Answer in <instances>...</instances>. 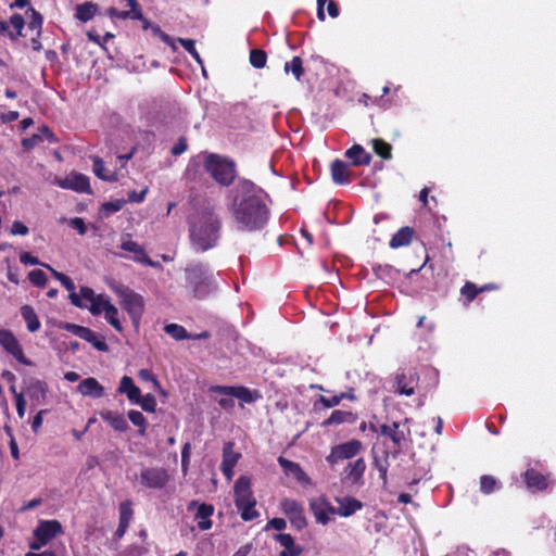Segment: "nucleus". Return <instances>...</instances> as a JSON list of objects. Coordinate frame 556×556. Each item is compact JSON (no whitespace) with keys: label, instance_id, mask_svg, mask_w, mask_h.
<instances>
[{"label":"nucleus","instance_id":"6ab92c4d","mask_svg":"<svg viewBox=\"0 0 556 556\" xmlns=\"http://www.w3.org/2000/svg\"><path fill=\"white\" fill-rule=\"evenodd\" d=\"M309 508L316 521L324 526L329 523V515H336V507H333L325 497L311 500Z\"/></svg>","mask_w":556,"mask_h":556},{"label":"nucleus","instance_id":"e2e57ef3","mask_svg":"<svg viewBox=\"0 0 556 556\" xmlns=\"http://www.w3.org/2000/svg\"><path fill=\"white\" fill-rule=\"evenodd\" d=\"M320 403L327 407V408H331V407H334L337 405H339L342 401V396L340 394H337V395H333V396H320L319 399Z\"/></svg>","mask_w":556,"mask_h":556},{"label":"nucleus","instance_id":"7ed1b4c3","mask_svg":"<svg viewBox=\"0 0 556 556\" xmlns=\"http://www.w3.org/2000/svg\"><path fill=\"white\" fill-rule=\"evenodd\" d=\"M204 168L220 186L229 187L237 178V165L232 159L215 153L205 155Z\"/></svg>","mask_w":556,"mask_h":556},{"label":"nucleus","instance_id":"09e8293b","mask_svg":"<svg viewBox=\"0 0 556 556\" xmlns=\"http://www.w3.org/2000/svg\"><path fill=\"white\" fill-rule=\"evenodd\" d=\"M178 42L193 58V60L203 67V60L195 49V41L189 38H178Z\"/></svg>","mask_w":556,"mask_h":556},{"label":"nucleus","instance_id":"72a5a7b5","mask_svg":"<svg viewBox=\"0 0 556 556\" xmlns=\"http://www.w3.org/2000/svg\"><path fill=\"white\" fill-rule=\"evenodd\" d=\"M92 163L93 173L98 178L110 182H115L118 180L116 172L106 169L104 162L101 157L94 156L92 159Z\"/></svg>","mask_w":556,"mask_h":556},{"label":"nucleus","instance_id":"c9c22d12","mask_svg":"<svg viewBox=\"0 0 556 556\" xmlns=\"http://www.w3.org/2000/svg\"><path fill=\"white\" fill-rule=\"evenodd\" d=\"M21 315L26 323L29 332H36L40 328V321L33 306L25 304L21 307Z\"/></svg>","mask_w":556,"mask_h":556},{"label":"nucleus","instance_id":"37998d69","mask_svg":"<svg viewBox=\"0 0 556 556\" xmlns=\"http://www.w3.org/2000/svg\"><path fill=\"white\" fill-rule=\"evenodd\" d=\"M10 25L16 30L15 33L13 31H7L8 33V36L11 40H16L20 36H22V30L25 26V20L24 17L18 14V13H15L13 14L11 17H10Z\"/></svg>","mask_w":556,"mask_h":556},{"label":"nucleus","instance_id":"aec40b11","mask_svg":"<svg viewBox=\"0 0 556 556\" xmlns=\"http://www.w3.org/2000/svg\"><path fill=\"white\" fill-rule=\"evenodd\" d=\"M127 239H123L121 249L134 253V261L150 267H157L160 264L152 261L146 253L144 249L136 241L130 239V235H126Z\"/></svg>","mask_w":556,"mask_h":556},{"label":"nucleus","instance_id":"de8ad7c7","mask_svg":"<svg viewBox=\"0 0 556 556\" xmlns=\"http://www.w3.org/2000/svg\"><path fill=\"white\" fill-rule=\"evenodd\" d=\"M500 483L493 476L483 475L480 478V491L483 494H491L495 490L500 489Z\"/></svg>","mask_w":556,"mask_h":556},{"label":"nucleus","instance_id":"393cba45","mask_svg":"<svg viewBox=\"0 0 556 556\" xmlns=\"http://www.w3.org/2000/svg\"><path fill=\"white\" fill-rule=\"evenodd\" d=\"M33 405H42L46 403L48 386L45 381L33 380L26 390Z\"/></svg>","mask_w":556,"mask_h":556},{"label":"nucleus","instance_id":"1a4fd4ad","mask_svg":"<svg viewBox=\"0 0 556 556\" xmlns=\"http://www.w3.org/2000/svg\"><path fill=\"white\" fill-rule=\"evenodd\" d=\"M121 305L130 316L131 323L136 329L139 328L141 317L144 312L143 298L134 292L132 290L126 289L121 292Z\"/></svg>","mask_w":556,"mask_h":556},{"label":"nucleus","instance_id":"ea45409f","mask_svg":"<svg viewBox=\"0 0 556 556\" xmlns=\"http://www.w3.org/2000/svg\"><path fill=\"white\" fill-rule=\"evenodd\" d=\"M389 452H384L383 457L374 458V467L378 470L379 477L382 480L383 485L388 482V469H389Z\"/></svg>","mask_w":556,"mask_h":556},{"label":"nucleus","instance_id":"0e129e2a","mask_svg":"<svg viewBox=\"0 0 556 556\" xmlns=\"http://www.w3.org/2000/svg\"><path fill=\"white\" fill-rule=\"evenodd\" d=\"M48 409H41L37 413V415L33 418V421H31V430L37 433L41 426H42V420H43V416L46 414H48Z\"/></svg>","mask_w":556,"mask_h":556},{"label":"nucleus","instance_id":"864d4df0","mask_svg":"<svg viewBox=\"0 0 556 556\" xmlns=\"http://www.w3.org/2000/svg\"><path fill=\"white\" fill-rule=\"evenodd\" d=\"M104 303H110V301L104 295L98 294L89 306L90 313L94 316L102 314L104 312Z\"/></svg>","mask_w":556,"mask_h":556},{"label":"nucleus","instance_id":"7c9ffc66","mask_svg":"<svg viewBox=\"0 0 556 556\" xmlns=\"http://www.w3.org/2000/svg\"><path fill=\"white\" fill-rule=\"evenodd\" d=\"M100 417L110 424V426L118 432H125L128 429V424L125 417L117 413L110 409H104L100 412Z\"/></svg>","mask_w":556,"mask_h":556},{"label":"nucleus","instance_id":"8fccbe9b","mask_svg":"<svg viewBox=\"0 0 556 556\" xmlns=\"http://www.w3.org/2000/svg\"><path fill=\"white\" fill-rule=\"evenodd\" d=\"M128 418L132 425L139 428V433L143 435L148 427L147 419L143 414L139 410L131 409L128 413Z\"/></svg>","mask_w":556,"mask_h":556},{"label":"nucleus","instance_id":"052dcab7","mask_svg":"<svg viewBox=\"0 0 556 556\" xmlns=\"http://www.w3.org/2000/svg\"><path fill=\"white\" fill-rule=\"evenodd\" d=\"M138 377L140 380L146 382H153L156 388H160L159 380L154 377L153 372L150 369L143 368L138 371Z\"/></svg>","mask_w":556,"mask_h":556},{"label":"nucleus","instance_id":"bf43d9fd","mask_svg":"<svg viewBox=\"0 0 556 556\" xmlns=\"http://www.w3.org/2000/svg\"><path fill=\"white\" fill-rule=\"evenodd\" d=\"M28 232V227L21 220H14L10 229L12 236H26Z\"/></svg>","mask_w":556,"mask_h":556},{"label":"nucleus","instance_id":"58836bf2","mask_svg":"<svg viewBox=\"0 0 556 556\" xmlns=\"http://www.w3.org/2000/svg\"><path fill=\"white\" fill-rule=\"evenodd\" d=\"M374 152L383 160L392 157V146L383 139L376 138L371 140Z\"/></svg>","mask_w":556,"mask_h":556},{"label":"nucleus","instance_id":"473e14b6","mask_svg":"<svg viewBox=\"0 0 556 556\" xmlns=\"http://www.w3.org/2000/svg\"><path fill=\"white\" fill-rule=\"evenodd\" d=\"M213 505L206 503H202L199 505L195 518L200 519V521L198 522V527L200 530L205 531L212 528V521L210 517L213 515Z\"/></svg>","mask_w":556,"mask_h":556},{"label":"nucleus","instance_id":"9b49d317","mask_svg":"<svg viewBox=\"0 0 556 556\" xmlns=\"http://www.w3.org/2000/svg\"><path fill=\"white\" fill-rule=\"evenodd\" d=\"M170 480V475L163 467H146L140 471V484L147 489H164Z\"/></svg>","mask_w":556,"mask_h":556},{"label":"nucleus","instance_id":"4c0bfd02","mask_svg":"<svg viewBox=\"0 0 556 556\" xmlns=\"http://www.w3.org/2000/svg\"><path fill=\"white\" fill-rule=\"evenodd\" d=\"M104 318L117 331H123V326L118 319V309L110 302L104 303Z\"/></svg>","mask_w":556,"mask_h":556},{"label":"nucleus","instance_id":"a878e982","mask_svg":"<svg viewBox=\"0 0 556 556\" xmlns=\"http://www.w3.org/2000/svg\"><path fill=\"white\" fill-rule=\"evenodd\" d=\"M77 389L84 396L100 399L104 395V388L92 377L81 380Z\"/></svg>","mask_w":556,"mask_h":556},{"label":"nucleus","instance_id":"603ef678","mask_svg":"<svg viewBox=\"0 0 556 556\" xmlns=\"http://www.w3.org/2000/svg\"><path fill=\"white\" fill-rule=\"evenodd\" d=\"M29 281L36 287H45L47 285L48 278L43 270L34 269L28 274Z\"/></svg>","mask_w":556,"mask_h":556},{"label":"nucleus","instance_id":"c85d7f7f","mask_svg":"<svg viewBox=\"0 0 556 556\" xmlns=\"http://www.w3.org/2000/svg\"><path fill=\"white\" fill-rule=\"evenodd\" d=\"M134 510L131 507V503L129 501L123 502L119 504V522L118 527L115 531L116 538L124 536L127 528L129 527V522L131 520Z\"/></svg>","mask_w":556,"mask_h":556},{"label":"nucleus","instance_id":"13d9d810","mask_svg":"<svg viewBox=\"0 0 556 556\" xmlns=\"http://www.w3.org/2000/svg\"><path fill=\"white\" fill-rule=\"evenodd\" d=\"M191 444L186 442L181 448V470L184 473L187 472L190 462Z\"/></svg>","mask_w":556,"mask_h":556},{"label":"nucleus","instance_id":"20e7f679","mask_svg":"<svg viewBox=\"0 0 556 556\" xmlns=\"http://www.w3.org/2000/svg\"><path fill=\"white\" fill-rule=\"evenodd\" d=\"M235 505L240 511V516L244 521H252L256 519L260 514L255 509L256 500L253 495L251 488V479L247 476H241L233 486Z\"/></svg>","mask_w":556,"mask_h":556},{"label":"nucleus","instance_id":"c03bdc74","mask_svg":"<svg viewBox=\"0 0 556 556\" xmlns=\"http://www.w3.org/2000/svg\"><path fill=\"white\" fill-rule=\"evenodd\" d=\"M249 61L254 68H264L267 62V53L262 49H252L250 51Z\"/></svg>","mask_w":556,"mask_h":556},{"label":"nucleus","instance_id":"6e6552de","mask_svg":"<svg viewBox=\"0 0 556 556\" xmlns=\"http://www.w3.org/2000/svg\"><path fill=\"white\" fill-rule=\"evenodd\" d=\"M367 465L364 457H358L352 462H348L343 470L340 472V481L344 486L361 488L365 484V471Z\"/></svg>","mask_w":556,"mask_h":556},{"label":"nucleus","instance_id":"79ce46f5","mask_svg":"<svg viewBox=\"0 0 556 556\" xmlns=\"http://www.w3.org/2000/svg\"><path fill=\"white\" fill-rule=\"evenodd\" d=\"M60 282L67 291L71 292L70 293L71 303L76 307H80V308L84 307L85 305L83 304L79 295L75 292L76 286H75L74 281L72 280V278L65 275V277L63 279H61Z\"/></svg>","mask_w":556,"mask_h":556},{"label":"nucleus","instance_id":"5701e85b","mask_svg":"<svg viewBox=\"0 0 556 556\" xmlns=\"http://www.w3.org/2000/svg\"><path fill=\"white\" fill-rule=\"evenodd\" d=\"M523 477L525 483L531 492L544 491L548 488V476L543 475L534 468L527 469Z\"/></svg>","mask_w":556,"mask_h":556},{"label":"nucleus","instance_id":"4d7b16f0","mask_svg":"<svg viewBox=\"0 0 556 556\" xmlns=\"http://www.w3.org/2000/svg\"><path fill=\"white\" fill-rule=\"evenodd\" d=\"M31 11V20L28 23V27L30 29H36L37 35H40L41 25H42V16L39 12H37L34 8H30Z\"/></svg>","mask_w":556,"mask_h":556},{"label":"nucleus","instance_id":"f257e3e1","mask_svg":"<svg viewBox=\"0 0 556 556\" xmlns=\"http://www.w3.org/2000/svg\"><path fill=\"white\" fill-rule=\"evenodd\" d=\"M267 197V193L252 180L237 179L227 194V210L238 231L258 232L266 227L270 216Z\"/></svg>","mask_w":556,"mask_h":556},{"label":"nucleus","instance_id":"39448f33","mask_svg":"<svg viewBox=\"0 0 556 556\" xmlns=\"http://www.w3.org/2000/svg\"><path fill=\"white\" fill-rule=\"evenodd\" d=\"M187 286L197 299H205L214 289V277L203 264H191L185 269Z\"/></svg>","mask_w":556,"mask_h":556},{"label":"nucleus","instance_id":"49530a36","mask_svg":"<svg viewBox=\"0 0 556 556\" xmlns=\"http://www.w3.org/2000/svg\"><path fill=\"white\" fill-rule=\"evenodd\" d=\"M164 330L167 334L177 341L190 338V333L186 330V328L178 324H168L164 327Z\"/></svg>","mask_w":556,"mask_h":556},{"label":"nucleus","instance_id":"f704fd0d","mask_svg":"<svg viewBox=\"0 0 556 556\" xmlns=\"http://www.w3.org/2000/svg\"><path fill=\"white\" fill-rule=\"evenodd\" d=\"M356 420V415L352 412L336 409L331 413V415L323 421L324 427H330L333 425H340L343 422H354Z\"/></svg>","mask_w":556,"mask_h":556},{"label":"nucleus","instance_id":"bb28decb","mask_svg":"<svg viewBox=\"0 0 556 556\" xmlns=\"http://www.w3.org/2000/svg\"><path fill=\"white\" fill-rule=\"evenodd\" d=\"M345 156L351 160L354 166H367L371 162V154L366 152L361 144H353L345 151Z\"/></svg>","mask_w":556,"mask_h":556},{"label":"nucleus","instance_id":"6e6d98bb","mask_svg":"<svg viewBox=\"0 0 556 556\" xmlns=\"http://www.w3.org/2000/svg\"><path fill=\"white\" fill-rule=\"evenodd\" d=\"M125 203L126 201L124 199L109 201L102 204V210L109 214L115 213L121 211L124 207Z\"/></svg>","mask_w":556,"mask_h":556},{"label":"nucleus","instance_id":"f3484780","mask_svg":"<svg viewBox=\"0 0 556 556\" xmlns=\"http://www.w3.org/2000/svg\"><path fill=\"white\" fill-rule=\"evenodd\" d=\"M56 185L62 189H70L79 193H92L89 177L79 173H71L65 178L58 179Z\"/></svg>","mask_w":556,"mask_h":556},{"label":"nucleus","instance_id":"9d476101","mask_svg":"<svg viewBox=\"0 0 556 556\" xmlns=\"http://www.w3.org/2000/svg\"><path fill=\"white\" fill-rule=\"evenodd\" d=\"M34 536L36 541L29 543V548L37 551L42 546L47 545L49 541L62 533V525L60 521L42 520L34 530Z\"/></svg>","mask_w":556,"mask_h":556},{"label":"nucleus","instance_id":"3c124183","mask_svg":"<svg viewBox=\"0 0 556 556\" xmlns=\"http://www.w3.org/2000/svg\"><path fill=\"white\" fill-rule=\"evenodd\" d=\"M135 404L140 405L141 408L148 413H154L156 409V400L151 393H148L144 396L140 395V400Z\"/></svg>","mask_w":556,"mask_h":556},{"label":"nucleus","instance_id":"a211bd4d","mask_svg":"<svg viewBox=\"0 0 556 556\" xmlns=\"http://www.w3.org/2000/svg\"><path fill=\"white\" fill-rule=\"evenodd\" d=\"M233 442H226L223 447V460L220 470L227 480H231L233 477V468L241 458V454L233 450Z\"/></svg>","mask_w":556,"mask_h":556},{"label":"nucleus","instance_id":"c756f323","mask_svg":"<svg viewBox=\"0 0 556 556\" xmlns=\"http://www.w3.org/2000/svg\"><path fill=\"white\" fill-rule=\"evenodd\" d=\"M415 230L409 226L400 228L391 238L389 245L392 249H399L410 244Z\"/></svg>","mask_w":556,"mask_h":556},{"label":"nucleus","instance_id":"4468645a","mask_svg":"<svg viewBox=\"0 0 556 556\" xmlns=\"http://www.w3.org/2000/svg\"><path fill=\"white\" fill-rule=\"evenodd\" d=\"M210 392L213 394L232 396L243 403H252L260 397L257 391H251L243 386H212Z\"/></svg>","mask_w":556,"mask_h":556},{"label":"nucleus","instance_id":"b1692460","mask_svg":"<svg viewBox=\"0 0 556 556\" xmlns=\"http://www.w3.org/2000/svg\"><path fill=\"white\" fill-rule=\"evenodd\" d=\"M274 540L283 547L279 556H300L304 551L302 546L294 543V539L289 533H277Z\"/></svg>","mask_w":556,"mask_h":556},{"label":"nucleus","instance_id":"2f4dec72","mask_svg":"<svg viewBox=\"0 0 556 556\" xmlns=\"http://www.w3.org/2000/svg\"><path fill=\"white\" fill-rule=\"evenodd\" d=\"M118 392L126 394L127 399L131 403L138 402L141 395L140 389L134 383V380L128 376H124L121 379Z\"/></svg>","mask_w":556,"mask_h":556},{"label":"nucleus","instance_id":"423d86ee","mask_svg":"<svg viewBox=\"0 0 556 556\" xmlns=\"http://www.w3.org/2000/svg\"><path fill=\"white\" fill-rule=\"evenodd\" d=\"M407 421L408 420L405 419L404 424L401 421H393L392 424H370L369 429L372 432L379 433L380 435L389 439L393 444V456H397L402 452L404 443L410 435L408 427H406V429L402 428L407 424Z\"/></svg>","mask_w":556,"mask_h":556},{"label":"nucleus","instance_id":"ddd939ff","mask_svg":"<svg viewBox=\"0 0 556 556\" xmlns=\"http://www.w3.org/2000/svg\"><path fill=\"white\" fill-rule=\"evenodd\" d=\"M280 509L289 519L291 526L298 531L307 527V520L304 514V507L301 503L293 498H282L280 501Z\"/></svg>","mask_w":556,"mask_h":556},{"label":"nucleus","instance_id":"e433bc0d","mask_svg":"<svg viewBox=\"0 0 556 556\" xmlns=\"http://www.w3.org/2000/svg\"><path fill=\"white\" fill-rule=\"evenodd\" d=\"M98 12V4L87 1L85 3L78 4L75 11V17L83 23H86L93 18V16Z\"/></svg>","mask_w":556,"mask_h":556},{"label":"nucleus","instance_id":"cd10ccee","mask_svg":"<svg viewBox=\"0 0 556 556\" xmlns=\"http://www.w3.org/2000/svg\"><path fill=\"white\" fill-rule=\"evenodd\" d=\"M337 502L339 507L336 508V515L342 517H350L363 508V503L355 497L337 498Z\"/></svg>","mask_w":556,"mask_h":556},{"label":"nucleus","instance_id":"0eeeda50","mask_svg":"<svg viewBox=\"0 0 556 556\" xmlns=\"http://www.w3.org/2000/svg\"><path fill=\"white\" fill-rule=\"evenodd\" d=\"M364 448L362 441L352 439L350 441L331 446L330 453L326 456V462L331 468L342 460L352 462Z\"/></svg>","mask_w":556,"mask_h":556},{"label":"nucleus","instance_id":"dca6fc26","mask_svg":"<svg viewBox=\"0 0 556 556\" xmlns=\"http://www.w3.org/2000/svg\"><path fill=\"white\" fill-rule=\"evenodd\" d=\"M419 383V376L414 370L397 371L394 377V391L401 395L410 396Z\"/></svg>","mask_w":556,"mask_h":556},{"label":"nucleus","instance_id":"a18cd8bd","mask_svg":"<svg viewBox=\"0 0 556 556\" xmlns=\"http://www.w3.org/2000/svg\"><path fill=\"white\" fill-rule=\"evenodd\" d=\"M479 293H481V290L471 281H466L460 288V295L464 298L465 304L471 303Z\"/></svg>","mask_w":556,"mask_h":556},{"label":"nucleus","instance_id":"412c9836","mask_svg":"<svg viewBox=\"0 0 556 556\" xmlns=\"http://www.w3.org/2000/svg\"><path fill=\"white\" fill-rule=\"evenodd\" d=\"M277 460L287 476H293L294 479L302 485H311L312 484V479L302 469L300 464L289 460V459L285 458L283 456H279Z\"/></svg>","mask_w":556,"mask_h":556},{"label":"nucleus","instance_id":"f8f14e48","mask_svg":"<svg viewBox=\"0 0 556 556\" xmlns=\"http://www.w3.org/2000/svg\"><path fill=\"white\" fill-rule=\"evenodd\" d=\"M63 329L73 333L74 336L80 338L81 340L90 343L97 351L108 352L109 345L106 344L105 337L102 334H98L93 330L88 327L66 323L63 326Z\"/></svg>","mask_w":556,"mask_h":556},{"label":"nucleus","instance_id":"69168bd1","mask_svg":"<svg viewBox=\"0 0 556 556\" xmlns=\"http://www.w3.org/2000/svg\"><path fill=\"white\" fill-rule=\"evenodd\" d=\"M40 134L42 135V141L47 140L50 143H56L59 139L53 134V131L46 125L38 128Z\"/></svg>","mask_w":556,"mask_h":556},{"label":"nucleus","instance_id":"338daca9","mask_svg":"<svg viewBox=\"0 0 556 556\" xmlns=\"http://www.w3.org/2000/svg\"><path fill=\"white\" fill-rule=\"evenodd\" d=\"M147 192H148L147 187L143 190H141L140 192L132 190L128 193L127 201L131 202V203H141L144 200Z\"/></svg>","mask_w":556,"mask_h":556},{"label":"nucleus","instance_id":"f03ea898","mask_svg":"<svg viewBox=\"0 0 556 556\" xmlns=\"http://www.w3.org/2000/svg\"><path fill=\"white\" fill-rule=\"evenodd\" d=\"M222 220L213 207H204L189 224L190 242L197 252H205L217 245Z\"/></svg>","mask_w":556,"mask_h":556},{"label":"nucleus","instance_id":"4be33fe9","mask_svg":"<svg viewBox=\"0 0 556 556\" xmlns=\"http://www.w3.org/2000/svg\"><path fill=\"white\" fill-rule=\"evenodd\" d=\"M331 179L336 185H348L353 179L350 165L342 160L336 159L330 165Z\"/></svg>","mask_w":556,"mask_h":556},{"label":"nucleus","instance_id":"680f3d73","mask_svg":"<svg viewBox=\"0 0 556 556\" xmlns=\"http://www.w3.org/2000/svg\"><path fill=\"white\" fill-rule=\"evenodd\" d=\"M70 226L84 236L87 232V226L81 217H74L70 220Z\"/></svg>","mask_w":556,"mask_h":556},{"label":"nucleus","instance_id":"a19ab883","mask_svg":"<svg viewBox=\"0 0 556 556\" xmlns=\"http://www.w3.org/2000/svg\"><path fill=\"white\" fill-rule=\"evenodd\" d=\"M283 70L287 74L291 73L298 80H300L304 74L302 59L300 56H293L290 62L285 63Z\"/></svg>","mask_w":556,"mask_h":556},{"label":"nucleus","instance_id":"774afa93","mask_svg":"<svg viewBox=\"0 0 556 556\" xmlns=\"http://www.w3.org/2000/svg\"><path fill=\"white\" fill-rule=\"evenodd\" d=\"M20 262L24 265H41L38 257L33 256L29 252H22L20 254Z\"/></svg>","mask_w":556,"mask_h":556},{"label":"nucleus","instance_id":"5fc2aeb1","mask_svg":"<svg viewBox=\"0 0 556 556\" xmlns=\"http://www.w3.org/2000/svg\"><path fill=\"white\" fill-rule=\"evenodd\" d=\"M41 142H42V135L38 130V132L34 134L29 138L22 139L21 143L25 151H30Z\"/></svg>","mask_w":556,"mask_h":556},{"label":"nucleus","instance_id":"2eb2a0df","mask_svg":"<svg viewBox=\"0 0 556 556\" xmlns=\"http://www.w3.org/2000/svg\"><path fill=\"white\" fill-rule=\"evenodd\" d=\"M0 345L18 363L23 365H31V362L24 355L23 349L11 330L0 329Z\"/></svg>","mask_w":556,"mask_h":556}]
</instances>
